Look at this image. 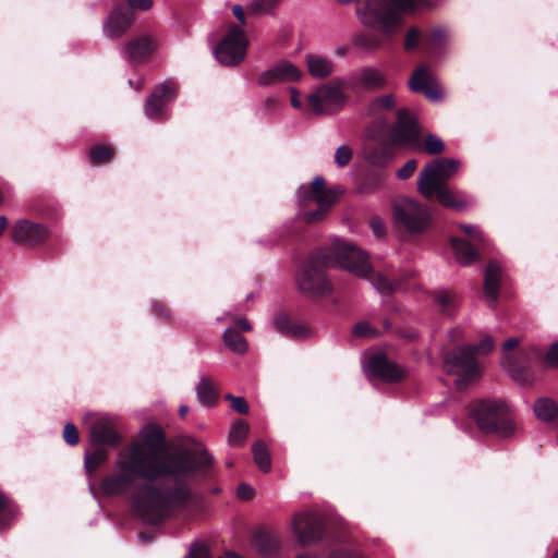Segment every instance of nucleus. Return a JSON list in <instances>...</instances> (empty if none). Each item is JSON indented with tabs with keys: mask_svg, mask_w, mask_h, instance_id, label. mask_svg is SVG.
I'll return each mask as SVG.
<instances>
[{
	"mask_svg": "<svg viewBox=\"0 0 558 558\" xmlns=\"http://www.w3.org/2000/svg\"><path fill=\"white\" fill-rule=\"evenodd\" d=\"M165 446L158 425L144 426L138 439L119 452L113 473L100 484L105 496H117L129 490L137 478L146 480L133 489L132 505L134 513L149 524H158L197 501L191 487L195 460L190 453L165 454Z\"/></svg>",
	"mask_w": 558,
	"mask_h": 558,
	"instance_id": "nucleus-1",
	"label": "nucleus"
},
{
	"mask_svg": "<svg viewBox=\"0 0 558 558\" xmlns=\"http://www.w3.org/2000/svg\"><path fill=\"white\" fill-rule=\"evenodd\" d=\"M427 0H357L356 15L366 27L377 31L379 35L360 33L351 38V45L359 50H374L390 39L400 29L402 14L413 12Z\"/></svg>",
	"mask_w": 558,
	"mask_h": 558,
	"instance_id": "nucleus-2",
	"label": "nucleus"
},
{
	"mask_svg": "<svg viewBox=\"0 0 558 558\" xmlns=\"http://www.w3.org/2000/svg\"><path fill=\"white\" fill-rule=\"evenodd\" d=\"M471 414L478 429L485 434L507 437L514 430V423L510 416L509 408L502 401H480L473 407Z\"/></svg>",
	"mask_w": 558,
	"mask_h": 558,
	"instance_id": "nucleus-3",
	"label": "nucleus"
},
{
	"mask_svg": "<svg viewBox=\"0 0 558 558\" xmlns=\"http://www.w3.org/2000/svg\"><path fill=\"white\" fill-rule=\"evenodd\" d=\"M329 264V256L323 255L322 252L312 254L296 275L299 289L311 296H326L330 294L332 287L325 274Z\"/></svg>",
	"mask_w": 558,
	"mask_h": 558,
	"instance_id": "nucleus-4",
	"label": "nucleus"
},
{
	"mask_svg": "<svg viewBox=\"0 0 558 558\" xmlns=\"http://www.w3.org/2000/svg\"><path fill=\"white\" fill-rule=\"evenodd\" d=\"M392 220L398 229L411 235L423 234L432 226L433 215L420 202L403 197L392 204Z\"/></svg>",
	"mask_w": 558,
	"mask_h": 558,
	"instance_id": "nucleus-5",
	"label": "nucleus"
},
{
	"mask_svg": "<svg viewBox=\"0 0 558 558\" xmlns=\"http://www.w3.org/2000/svg\"><path fill=\"white\" fill-rule=\"evenodd\" d=\"M322 253L329 256V267L336 265L361 278H367L372 272L368 256L352 243L333 239Z\"/></svg>",
	"mask_w": 558,
	"mask_h": 558,
	"instance_id": "nucleus-6",
	"label": "nucleus"
},
{
	"mask_svg": "<svg viewBox=\"0 0 558 558\" xmlns=\"http://www.w3.org/2000/svg\"><path fill=\"white\" fill-rule=\"evenodd\" d=\"M341 191L326 190L323 177H315L311 185H302L298 190L296 198L300 206L316 204L317 209L305 211L303 218L306 222H314L322 219L329 208L335 204Z\"/></svg>",
	"mask_w": 558,
	"mask_h": 558,
	"instance_id": "nucleus-7",
	"label": "nucleus"
},
{
	"mask_svg": "<svg viewBox=\"0 0 558 558\" xmlns=\"http://www.w3.org/2000/svg\"><path fill=\"white\" fill-rule=\"evenodd\" d=\"M460 168V161L450 158H438L427 163L417 179V190L426 198L435 195L438 187L446 186Z\"/></svg>",
	"mask_w": 558,
	"mask_h": 558,
	"instance_id": "nucleus-8",
	"label": "nucleus"
},
{
	"mask_svg": "<svg viewBox=\"0 0 558 558\" xmlns=\"http://www.w3.org/2000/svg\"><path fill=\"white\" fill-rule=\"evenodd\" d=\"M444 367L448 374L458 376L456 387L459 390L464 389L470 381L476 379L480 375L476 359L468 345L449 352L445 356Z\"/></svg>",
	"mask_w": 558,
	"mask_h": 558,
	"instance_id": "nucleus-9",
	"label": "nucleus"
},
{
	"mask_svg": "<svg viewBox=\"0 0 558 558\" xmlns=\"http://www.w3.org/2000/svg\"><path fill=\"white\" fill-rule=\"evenodd\" d=\"M247 44L243 29L236 25H231L226 36L215 48V57L223 65H238L245 57Z\"/></svg>",
	"mask_w": 558,
	"mask_h": 558,
	"instance_id": "nucleus-10",
	"label": "nucleus"
},
{
	"mask_svg": "<svg viewBox=\"0 0 558 558\" xmlns=\"http://www.w3.org/2000/svg\"><path fill=\"white\" fill-rule=\"evenodd\" d=\"M391 143L408 146L413 150L422 149V133L414 117L405 109L397 112V121L391 132Z\"/></svg>",
	"mask_w": 558,
	"mask_h": 558,
	"instance_id": "nucleus-11",
	"label": "nucleus"
},
{
	"mask_svg": "<svg viewBox=\"0 0 558 558\" xmlns=\"http://www.w3.org/2000/svg\"><path fill=\"white\" fill-rule=\"evenodd\" d=\"M291 527L296 541L304 547L317 543L323 536L322 518L312 511L296 513Z\"/></svg>",
	"mask_w": 558,
	"mask_h": 558,
	"instance_id": "nucleus-12",
	"label": "nucleus"
},
{
	"mask_svg": "<svg viewBox=\"0 0 558 558\" xmlns=\"http://www.w3.org/2000/svg\"><path fill=\"white\" fill-rule=\"evenodd\" d=\"M315 114H329L339 110L344 102V95L336 84H325L306 97Z\"/></svg>",
	"mask_w": 558,
	"mask_h": 558,
	"instance_id": "nucleus-13",
	"label": "nucleus"
},
{
	"mask_svg": "<svg viewBox=\"0 0 558 558\" xmlns=\"http://www.w3.org/2000/svg\"><path fill=\"white\" fill-rule=\"evenodd\" d=\"M177 95L175 84L165 81L150 94L144 106L145 116L148 119L161 121L168 118V107Z\"/></svg>",
	"mask_w": 558,
	"mask_h": 558,
	"instance_id": "nucleus-14",
	"label": "nucleus"
},
{
	"mask_svg": "<svg viewBox=\"0 0 558 558\" xmlns=\"http://www.w3.org/2000/svg\"><path fill=\"white\" fill-rule=\"evenodd\" d=\"M364 372L369 379L378 378L388 383L397 381L404 375L403 369L381 354L373 355L364 366Z\"/></svg>",
	"mask_w": 558,
	"mask_h": 558,
	"instance_id": "nucleus-15",
	"label": "nucleus"
},
{
	"mask_svg": "<svg viewBox=\"0 0 558 558\" xmlns=\"http://www.w3.org/2000/svg\"><path fill=\"white\" fill-rule=\"evenodd\" d=\"M47 236L48 231L45 226L26 219L17 220L11 230V239L16 244L35 245Z\"/></svg>",
	"mask_w": 558,
	"mask_h": 558,
	"instance_id": "nucleus-16",
	"label": "nucleus"
},
{
	"mask_svg": "<svg viewBox=\"0 0 558 558\" xmlns=\"http://www.w3.org/2000/svg\"><path fill=\"white\" fill-rule=\"evenodd\" d=\"M410 88L413 92L422 93L432 101H438L442 98L441 88L436 83L428 69L420 66L409 81Z\"/></svg>",
	"mask_w": 558,
	"mask_h": 558,
	"instance_id": "nucleus-17",
	"label": "nucleus"
},
{
	"mask_svg": "<svg viewBox=\"0 0 558 558\" xmlns=\"http://www.w3.org/2000/svg\"><path fill=\"white\" fill-rule=\"evenodd\" d=\"M301 77V71L291 62L281 60L258 77L260 85H274L277 83L292 82Z\"/></svg>",
	"mask_w": 558,
	"mask_h": 558,
	"instance_id": "nucleus-18",
	"label": "nucleus"
},
{
	"mask_svg": "<svg viewBox=\"0 0 558 558\" xmlns=\"http://www.w3.org/2000/svg\"><path fill=\"white\" fill-rule=\"evenodd\" d=\"M90 440L99 446H116L121 441L116 423L102 416L97 418L90 427Z\"/></svg>",
	"mask_w": 558,
	"mask_h": 558,
	"instance_id": "nucleus-19",
	"label": "nucleus"
},
{
	"mask_svg": "<svg viewBox=\"0 0 558 558\" xmlns=\"http://www.w3.org/2000/svg\"><path fill=\"white\" fill-rule=\"evenodd\" d=\"M121 1L117 0L118 3L104 23V33L111 38L122 36L133 21V13L131 11H122L120 7Z\"/></svg>",
	"mask_w": 558,
	"mask_h": 558,
	"instance_id": "nucleus-20",
	"label": "nucleus"
},
{
	"mask_svg": "<svg viewBox=\"0 0 558 558\" xmlns=\"http://www.w3.org/2000/svg\"><path fill=\"white\" fill-rule=\"evenodd\" d=\"M156 47L157 41L153 36L148 34H142L128 43L123 54L129 60L141 61L153 53Z\"/></svg>",
	"mask_w": 558,
	"mask_h": 558,
	"instance_id": "nucleus-21",
	"label": "nucleus"
},
{
	"mask_svg": "<svg viewBox=\"0 0 558 558\" xmlns=\"http://www.w3.org/2000/svg\"><path fill=\"white\" fill-rule=\"evenodd\" d=\"M356 85L367 89H383L387 85V75L376 66H364L354 76Z\"/></svg>",
	"mask_w": 558,
	"mask_h": 558,
	"instance_id": "nucleus-22",
	"label": "nucleus"
},
{
	"mask_svg": "<svg viewBox=\"0 0 558 558\" xmlns=\"http://www.w3.org/2000/svg\"><path fill=\"white\" fill-rule=\"evenodd\" d=\"M438 201L445 207L452 208L454 210H463L472 204V199L461 191H456L449 186L438 187L435 191Z\"/></svg>",
	"mask_w": 558,
	"mask_h": 558,
	"instance_id": "nucleus-23",
	"label": "nucleus"
},
{
	"mask_svg": "<svg viewBox=\"0 0 558 558\" xmlns=\"http://www.w3.org/2000/svg\"><path fill=\"white\" fill-rule=\"evenodd\" d=\"M501 270L495 263H489L484 280V293L490 306H494L499 295Z\"/></svg>",
	"mask_w": 558,
	"mask_h": 558,
	"instance_id": "nucleus-24",
	"label": "nucleus"
},
{
	"mask_svg": "<svg viewBox=\"0 0 558 558\" xmlns=\"http://www.w3.org/2000/svg\"><path fill=\"white\" fill-rule=\"evenodd\" d=\"M274 328L293 339L304 338L308 335V329L300 324H291L289 317L284 314L277 315L272 320Z\"/></svg>",
	"mask_w": 558,
	"mask_h": 558,
	"instance_id": "nucleus-25",
	"label": "nucleus"
},
{
	"mask_svg": "<svg viewBox=\"0 0 558 558\" xmlns=\"http://www.w3.org/2000/svg\"><path fill=\"white\" fill-rule=\"evenodd\" d=\"M306 64L310 74L316 78H325L333 71L332 61L318 54H308L306 57Z\"/></svg>",
	"mask_w": 558,
	"mask_h": 558,
	"instance_id": "nucleus-26",
	"label": "nucleus"
},
{
	"mask_svg": "<svg viewBox=\"0 0 558 558\" xmlns=\"http://www.w3.org/2000/svg\"><path fill=\"white\" fill-rule=\"evenodd\" d=\"M534 413L538 420L544 422L558 421V403L550 398L543 397L535 401Z\"/></svg>",
	"mask_w": 558,
	"mask_h": 558,
	"instance_id": "nucleus-27",
	"label": "nucleus"
},
{
	"mask_svg": "<svg viewBox=\"0 0 558 558\" xmlns=\"http://www.w3.org/2000/svg\"><path fill=\"white\" fill-rule=\"evenodd\" d=\"M372 286L381 294H390L397 291L401 281L387 272H376L371 278Z\"/></svg>",
	"mask_w": 558,
	"mask_h": 558,
	"instance_id": "nucleus-28",
	"label": "nucleus"
},
{
	"mask_svg": "<svg viewBox=\"0 0 558 558\" xmlns=\"http://www.w3.org/2000/svg\"><path fill=\"white\" fill-rule=\"evenodd\" d=\"M451 244L456 259L460 265L466 266L476 260V251L466 241L453 238Z\"/></svg>",
	"mask_w": 558,
	"mask_h": 558,
	"instance_id": "nucleus-29",
	"label": "nucleus"
},
{
	"mask_svg": "<svg viewBox=\"0 0 558 558\" xmlns=\"http://www.w3.org/2000/svg\"><path fill=\"white\" fill-rule=\"evenodd\" d=\"M253 543L264 555H272L280 547L279 538L265 531L256 533L253 537Z\"/></svg>",
	"mask_w": 558,
	"mask_h": 558,
	"instance_id": "nucleus-30",
	"label": "nucleus"
},
{
	"mask_svg": "<svg viewBox=\"0 0 558 558\" xmlns=\"http://www.w3.org/2000/svg\"><path fill=\"white\" fill-rule=\"evenodd\" d=\"M195 390L197 400L202 404L211 407L216 403L218 393L214 384L207 377H201Z\"/></svg>",
	"mask_w": 558,
	"mask_h": 558,
	"instance_id": "nucleus-31",
	"label": "nucleus"
},
{
	"mask_svg": "<svg viewBox=\"0 0 558 558\" xmlns=\"http://www.w3.org/2000/svg\"><path fill=\"white\" fill-rule=\"evenodd\" d=\"M225 344L236 354H244L247 351V342L245 338L234 328H227L223 332Z\"/></svg>",
	"mask_w": 558,
	"mask_h": 558,
	"instance_id": "nucleus-32",
	"label": "nucleus"
},
{
	"mask_svg": "<svg viewBox=\"0 0 558 558\" xmlns=\"http://www.w3.org/2000/svg\"><path fill=\"white\" fill-rule=\"evenodd\" d=\"M395 106V96L389 94L373 99L368 105L367 112L374 118H380L386 111H391Z\"/></svg>",
	"mask_w": 558,
	"mask_h": 558,
	"instance_id": "nucleus-33",
	"label": "nucleus"
},
{
	"mask_svg": "<svg viewBox=\"0 0 558 558\" xmlns=\"http://www.w3.org/2000/svg\"><path fill=\"white\" fill-rule=\"evenodd\" d=\"M254 461L263 472L270 470L271 460L268 449L262 441H256L252 448Z\"/></svg>",
	"mask_w": 558,
	"mask_h": 558,
	"instance_id": "nucleus-34",
	"label": "nucleus"
},
{
	"mask_svg": "<svg viewBox=\"0 0 558 558\" xmlns=\"http://www.w3.org/2000/svg\"><path fill=\"white\" fill-rule=\"evenodd\" d=\"M435 301L445 315H451L458 306V298L449 291H438Z\"/></svg>",
	"mask_w": 558,
	"mask_h": 558,
	"instance_id": "nucleus-35",
	"label": "nucleus"
},
{
	"mask_svg": "<svg viewBox=\"0 0 558 558\" xmlns=\"http://www.w3.org/2000/svg\"><path fill=\"white\" fill-rule=\"evenodd\" d=\"M248 434V425L244 421L235 422L228 435L230 446H241Z\"/></svg>",
	"mask_w": 558,
	"mask_h": 558,
	"instance_id": "nucleus-36",
	"label": "nucleus"
},
{
	"mask_svg": "<svg viewBox=\"0 0 558 558\" xmlns=\"http://www.w3.org/2000/svg\"><path fill=\"white\" fill-rule=\"evenodd\" d=\"M422 148L429 155H438L444 151V143L434 134H422Z\"/></svg>",
	"mask_w": 558,
	"mask_h": 558,
	"instance_id": "nucleus-37",
	"label": "nucleus"
},
{
	"mask_svg": "<svg viewBox=\"0 0 558 558\" xmlns=\"http://www.w3.org/2000/svg\"><path fill=\"white\" fill-rule=\"evenodd\" d=\"M107 460V452L102 449L85 454L84 466L87 473L92 474L101 463Z\"/></svg>",
	"mask_w": 558,
	"mask_h": 558,
	"instance_id": "nucleus-38",
	"label": "nucleus"
},
{
	"mask_svg": "<svg viewBox=\"0 0 558 558\" xmlns=\"http://www.w3.org/2000/svg\"><path fill=\"white\" fill-rule=\"evenodd\" d=\"M501 365L514 380L524 381L526 379L523 372L517 367L515 359L512 354H505L501 360Z\"/></svg>",
	"mask_w": 558,
	"mask_h": 558,
	"instance_id": "nucleus-39",
	"label": "nucleus"
},
{
	"mask_svg": "<svg viewBox=\"0 0 558 558\" xmlns=\"http://www.w3.org/2000/svg\"><path fill=\"white\" fill-rule=\"evenodd\" d=\"M113 155L110 146L96 145L89 150V159L93 163H102Z\"/></svg>",
	"mask_w": 558,
	"mask_h": 558,
	"instance_id": "nucleus-40",
	"label": "nucleus"
},
{
	"mask_svg": "<svg viewBox=\"0 0 558 558\" xmlns=\"http://www.w3.org/2000/svg\"><path fill=\"white\" fill-rule=\"evenodd\" d=\"M280 0H253L248 10L255 14L269 13Z\"/></svg>",
	"mask_w": 558,
	"mask_h": 558,
	"instance_id": "nucleus-41",
	"label": "nucleus"
},
{
	"mask_svg": "<svg viewBox=\"0 0 558 558\" xmlns=\"http://www.w3.org/2000/svg\"><path fill=\"white\" fill-rule=\"evenodd\" d=\"M366 159L374 166H385L391 159V155L383 149H374L366 155Z\"/></svg>",
	"mask_w": 558,
	"mask_h": 558,
	"instance_id": "nucleus-42",
	"label": "nucleus"
},
{
	"mask_svg": "<svg viewBox=\"0 0 558 558\" xmlns=\"http://www.w3.org/2000/svg\"><path fill=\"white\" fill-rule=\"evenodd\" d=\"M352 159V150L345 146H339L335 153V162L338 167L347 166Z\"/></svg>",
	"mask_w": 558,
	"mask_h": 558,
	"instance_id": "nucleus-43",
	"label": "nucleus"
},
{
	"mask_svg": "<svg viewBox=\"0 0 558 558\" xmlns=\"http://www.w3.org/2000/svg\"><path fill=\"white\" fill-rule=\"evenodd\" d=\"M226 399L230 401V408L241 414H247L250 411L248 404L243 397H235L233 395H227Z\"/></svg>",
	"mask_w": 558,
	"mask_h": 558,
	"instance_id": "nucleus-44",
	"label": "nucleus"
},
{
	"mask_svg": "<svg viewBox=\"0 0 558 558\" xmlns=\"http://www.w3.org/2000/svg\"><path fill=\"white\" fill-rule=\"evenodd\" d=\"M353 333L357 337H363V338H373L378 335V332L375 329H373L371 327V325L366 322L357 323L353 327Z\"/></svg>",
	"mask_w": 558,
	"mask_h": 558,
	"instance_id": "nucleus-45",
	"label": "nucleus"
},
{
	"mask_svg": "<svg viewBox=\"0 0 558 558\" xmlns=\"http://www.w3.org/2000/svg\"><path fill=\"white\" fill-rule=\"evenodd\" d=\"M470 350L473 352L474 357L476 354H486L489 353L494 348L493 339L489 336L483 338L478 345H468Z\"/></svg>",
	"mask_w": 558,
	"mask_h": 558,
	"instance_id": "nucleus-46",
	"label": "nucleus"
},
{
	"mask_svg": "<svg viewBox=\"0 0 558 558\" xmlns=\"http://www.w3.org/2000/svg\"><path fill=\"white\" fill-rule=\"evenodd\" d=\"M63 438L66 444L74 446L78 442V432L74 424L68 423L63 429Z\"/></svg>",
	"mask_w": 558,
	"mask_h": 558,
	"instance_id": "nucleus-47",
	"label": "nucleus"
},
{
	"mask_svg": "<svg viewBox=\"0 0 558 558\" xmlns=\"http://www.w3.org/2000/svg\"><path fill=\"white\" fill-rule=\"evenodd\" d=\"M185 558H213L209 547L205 544L193 545Z\"/></svg>",
	"mask_w": 558,
	"mask_h": 558,
	"instance_id": "nucleus-48",
	"label": "nucleus"
},
{
	"mask_svg": "<svg viewBox=\"0 0 558 558\" xmlns=\"http://www.w3.org/2000/svg\"><path fill=\"white\" fill-rule=\"evenodd\" d=\"M416 166L415 159L408 160L405 165L397 171V178L400 180L409 179L414 173Z\"/></svg>",
	"mask_w": 558,
	"mask_h": 558,
	"instance_id": "nucleus-49",
	"label": "nucleus"
},
{
	"mask_svg": "<svg viewBox=\"0 0 558 558\" xmlns=\"http://www.w3.org/2000/svg\"><path fill=\"white\" fill-rule=\"evenodd\" d=\"M460 229L468 234L471 239L477 242H484V234L477 226L472 225H460Z\"/></svg>",
	"mask_w": 558,
	"mask_h": 558,
	"instance_id": "nucleus-50",
	"label": "nucleus"
},
{
	"mask_svg": "<svg viewBox=\"0 0 558 558\" xmlns=\"http://www.w3.org/2000/svg\"><path fill=\"white\" fill-rule=\"evenodd\" d=\"M369 226L376 238H383L386 234V226L380 217H373L369 221Z\"/></svg>",
	"mask_w": 558,
	"mask_h": 558,
	"instance_id": "nucleus-51",
	"label": "nucleus"
},
{
	"mask_svg": "<svg viewBox=\"0 0 558 558\" xmlns=\"http://www.w3.org/2000/svg\"><path fill=\"white\" fill-rule=\"evenodd\" d=\"M420 39V32L416 28H410L407 33L405 39H404V48L405 50L413 49Z\"/></svg>",
	"mask_w": 558,
	"mask_h": 558,
	"instance_id": "nucleus-52",
	"label": "nucleus"
},
{
	"mask_svg": "<svg viewBox=\"0 0 558 558\" xmlns=\"http://www.w3.org/2000/svg\"><path fill=\"white\" fill-rule=\"evenodd\" d=\"M545 363L550 367H558V342L554 343L548 350Z\"/></svg>",
	"mask_w": 558,
	"mask_h": 558,
	"instance_id": "nucleus-53",
	"label": "nucleus"
},
{
	"mask_svg": "<svg viewBox=\"0 0 558 558\" xmlns=\"http://www.w3.org/2000/svg\"><path fill=\"white\" fill-rule=\"evenodd\" d=\"M153 5V0H128V11L148 10Z\"/></svg>",
	"mask_w": 558,
	"mask_h": 558,
	"instance_id": "nucleus-54",
	"label": "nucleus"
},
{
	"mask_svg": "<svg viewBox=\"0 0 558 558\" xmlns=\"http://www.w3.org/2000/svg\"><path fill=\"white\" fill-rule=\"evenodd\" d=\"M328 558H362V555L359 551L348 550V549H337L333 550Z\"/></svg>",
	"mask_w": 558,
	"mask_h": 558,
	"instance_id": "nucleus-55",
	"label": "nucleus"
},
{
	"mask_svg": "<svg viewBox=\"0 0 558 558\" xmlns=\"http://www.w3.org/2000/svg\"><path fill=\"white\" fill-rule=\"evenodd\" d=\"M289 90L291 94V106L296 110H302L303 104L301 101L299 92L294 87H290Z\"/></svg>",
	"mask_w": 558,
	"mask_h": 558,
	"instance_id": "nucleus-56",
	"label": "nucleus"
},
{
	"mask_svg": "<svg viewBox=\"0 0 558 558\" xmlns=\"http://www.w3.org/2000/svg\"><path fill=\"white\" fill-rule=\"evenodd\" d=\"M238 495L241 499H250L254 495V489L247 484H241L238 488Z\"/></svg>",
	"mask_w": 558,
	"mask_h": 558,
	"instance_id": "nucleus-57",
	"label": "nucleus"
},
{
	"mask_svg": "<svg viewBox=\"0 0 558 558\" xmlns=\"http://www.w3.org/2000/svg\"><path fill=\"white\" fill-rule=\"evenodd\" d=\"M446 38V34L441 29H435L430 35V41L433 45L441 44Z\"/></svg>",
	"mask_w": 558,
	"mask_h": 558,
	"instance_id": "nucleus-58",
	"label": "nucleus"
},
{
	"mask_svg": "<svg viewBox=\"0 0 558 558\" xmlns=\"http://www.w3.org/2000/svg\"><path fill=\"white\" fill-rule=\"evenodd\" d=\"M211 462H213V457L206 450H203L198 456L197 463L202 466H207V465H210Z\"/></svg>",
	"mask_w": 558,
	"mask_h": 558,
	"instance_id": "nucleus-59",
	"label": "nucleus"
},
{
	"mask_svg": "<svg viewBox=\"0 0 558 558\" xmlns=\"http://www.w3.org/2000/svg\"><path fill=\"white\" fill-rule=\"evenodd\" d=\"M232 13L240 23L245 24L244 10L240 4L233 5Z\"/></svg>",
	"mask_w": 558,
	"mask_h": 558,
	"instance_id": "nucleus-60",
	"label": "nucleus"
},
{
	"mask_svg": "<svg viewBox=\"0 0 558 558\" xmlns=\"http://www.w3.org/2000/svg\"><path fill=\"white\" fill-rule=\"evenodd\" d=\"M518 344H519L518 338H509L504 342V349L506 351H510V350L514 349Z\"/></svg>",
	"mask_w": 558,
	"mask_h": 558,
	"instance_id": "nucleus-61",
	"label": "nucleus"
},
{
	"mask_svg": "<svg viewBox=\"0 0 558 558\" xmlns=\"http://www.w3.org/2000/svg\"><path fill=\"white\" fill-rule=\"evenodd\" d=\"M238 325L239 327L243 330V331H250L251 330V324L247 322V319L245 318H241L238 320Z\"/></svg>",
	"mask_w": 558,
	"mask_h": 558,
	"instance_id": "nucleus-62",
	"label": "nucleus"
},
{
	"mask_svg": "<svg viewBox=\"0 0 558 558\" xmlns=\"http://www.w3.org/2000/svg\"><path fill=\"white\" fill-rule=\"evenodd\" d=\"M265 106L268 108V109H272V108H276L278 106V100L276 98H267L265 100Z\"/></svg>",
	"mask_w": 558,
	"mask_h": 558,
	"instance_id": "nucleus-63",
	"label": "nucleus"
},
{
	"mask_svg": "<svg viewBox=\"0 0 558 558\" xmlns=\"http://www.w3.org/2000/svg\"><path fill=\"white\" fill-rule=\"evenodd\" d=\"M347 52H348V49H347V47H345V46H338V47H336V49H335V53H336V56H338V57H343V56H345V54H347Z\"/></svg>",
	"mask_w": 558,
	"mask_h": 558,
	"instance_id": "nucleus-64",
	"label": "nucleus"
}]
</instances>
